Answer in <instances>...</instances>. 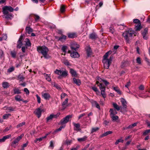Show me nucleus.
I'll use <instances>...</instances> for the list:
<instances>
[{
    "mask_svg": "<svg viewBox=\"0 0 150 150\" xmlns=\"http://www.w3.org/2000/svg\"><path fill=\"white\" fill-rule=\"evenodd\" d=\"M112 52L111 51H109L107 52L103 56V62L104 67L105 69H108L111 63L112 59V57L111 56L108 59V58L109 55L111 54Z\"/></svg>",
    "mask_w": 150,
    "mask_h": 150,
    "instance_id": "obj_1",
    "label": "nucleus"
},
{
    "mask_svg": "<svg viewBox=\"0 0 150 150\" xmlns=\"http://www.w3.org/2000/svg\"><path fill=\"white\" fill-rule=\"evenodd\" d=\"M96 79L98 81H96V84L99 87L103 97L105 98L106 96V94L105 92V87L101 83L103 82V80L98 77H97Z\"/></svg>",
    "mask_w": 150,
    "mask_h": 150,
    "instance_id": "obj_2",
    "label": "nucleus"
},
{
    "mask_svg": "<svg viewBox=\"0 0 150 150\" xmlns=\"http://www.w3.org/2000/svg\"><path fill=\"white\" fill-rule=\"evenodd\" d=\"M37 50L38 52L42 54L45 58L48 59L50 58V56L48 54L49 50L45 46L38 47H37Z\"/></svg>",
    "mask_w": 150,
    "mask_h": 150,
    "instance_id": "obj_3",
    "label": "nucleus"
},
{
    "mask_svg": "<svg viewBox=\"0 0 150 150\" xmlns=\"http://www.w3.org/2000/svg\"><path fill=\"white\" fill-rule=\"evenodd\" d=\"M3 12L4 14L5 15V18L7 19L10 18L11 16L8 14V11L10 12H13L14 9L10 6H5L3 8Z\"/></svg>",
    "mask_w": 150,
    "mask_h": 150,
    "instance_id": "obj_4",
    "label": "nucleus"
},
{
    "mask_svg": "<svg viewBox=\"0 0 150 150\" xmlns=\"http://www.w3.org/2000/svg\"><path fill=\"white\" fill-rule=\"evenodd\" d=\"M54 72L55 74H57L59 76H58V78L60 79L61 78H65L67 77L68 75V71L66 70H61L57 69H56Z\"/></svg>",
    "mask_w": 150,
    "mask_h": 150,
    "instance_id": "obj_5",
    "label": "nucleus"
},
{
    "mask_svg": "<svg viewBox=\"0 0 150 150\" xmlns=\"http://www.w3.org/2000/svg\"><path fill=\"white\" fill-rule=\"evenodd\" d=\"M134 34V31L132 29H129L128 30L122 34V35L127 41H128L129 37H132Z\"/></svg>",
    "mask_w": 150,
    "mask_h": 150,
    "instance_id": "obj_6",
    "label": "nucleus"
},
{
    "mask_svg": "<svg viewBox=\"0 0 150 150\" xmlns=\"http://www.w3.org/2000/svg\"><path fill=\"white\" fill-rule=\"evenodd\" d=\"M24 135V134H21L20 136L15 138L11 143V146L15 148L18 145L19 142L22 139Z\"/></svg>",
    "mask_w": 150,
    "mask_h": 150,
    "instance_id": "obj_7",
    "label": "nucleus"
},
{
    "mask_svg": "<svg viewBox=\"0 0 150 150\" xmlns=\"http://www.w3.org/2000/svg\"><path fill=\"white\" fill-rule=\"evenodd\" d=\"M72 117V115H68L67 116L65 117L64 118L60 121V124L62 125H63L67 123L70 118Z\"/></svg>",
    "mask_w": 150,
    "mask_h": 150,
    "instance_id": "obj_8",
    "label": "nucleus"
},
{
    "mask_svg": "<svg viewBox=\"0 0 150 150\" xmlns=\"http://www.w3.org/2000/svg\"><path fill=\"white\" fill-rule=\"evenodd\" d=\"M148 30L147 28H145L143 31H142V34L143 38L145 40H147L148 38Z\"/></svg>",
    "mask_w": 150,
    "mask_h": 150,
    "instance_id": "obj_9",
    "label": "nucleus"
},
{
    "mask_svg": "<svg viewBox=\"0 0 150 150\" xmlns=\"http://www.w3.org/2000/svg\"><path fill=\"white\" fill-rule=\"evenodd\" d=\"M79 45L75 42H73L71 44V47L72 50L76 51V50L79 48Z\"/></svg>",
    "mask_w": 150,
    "mask_h": 150,
    "instance_id": "obj_10",
    "label": "nucleus"
},
{
    "mask_svg": "<svg viewBox=\"0 0 150 150\" xmlns=\"http://www.w3.org/2000/svg\"><path fill=\"white\" fill-rule=\"evenodd\" d=\"M68 99L67 98H66L65 100L62 103V110H64L68 105Z\"/></svg>",
    "mask_w": 150,
    "mask_h": 150,
    "instance_id": "obj_11",
    "label": "nucleus"
},
{
    "mask_svg": "<svg viewBox=\"0 0 150 150\" xmlns=\"http://www.w3.org/2000/svg\"><path fill=\"white\" fill-rule=\"evenodd\" d=\"M42 111V110L40 108H38L34 111V113L39 118L41 115V112Z\"/></svg>",
    "mask_w": 150,
    "mask_h": 150,
    "instance_id": "obj_12",
    "label": "nucleus"
},
{
    "mask_svg": "<svg viewBox=\"0 0 150 150\" xmlns=\"http://www.w3.org/2000/svg\"><path fill=\"white\" fill-rule=\"evenodd\" d=\"M73 125L74 126V130L77 132L81 130V129L80 128V124L76 123L73 122Z\"/></svg>",
    "mask_w": 150,
    "mask_h": 150,
    "instance_id": "obj_13",
    "label": "nucleus"
},
{
    "mask_svg": "<svg viewBox=\"0 0 150 150\" xmlns=\"http://www.w3.org/2000/svg\"><path fill=\"white\" fill-rule=\"evenodd\" d=\"M23 39V37L22 36H21L18 40L17 42V47L18 48H21V46L22 45V40Z\"/></svg>",
    "mask_w": 150,
    "mask_h": 150,
    "instance_id": "obj_14",
    "label": "nucleus"
},
{
    "mask_svg": "<svg viewBox=\"0 0 150 150\" xmlns=\"http://www.w3.org/2000/svg\"><path fill=\"white\" fill-rule=\"evenodd\" d=\"M42 97L45 100H49L50 98V96L49 93H42Z\"/></svg>",
    "mask_w": 150,
    "mask_h": 150,
    "instance_id": "obj_15",
    "label": "nucleus"
},
{
    "mask_svg": "<svg viewBox=\"0 0 150 150\" xmlns=\"http://www.w3.org/2000/svg\"><path fill=\"white\" fill-rule=\"evenodd\" d=\"M70 72L72 76L76 77L78 76V74L76 71L73 69H70Z\"/></svg>",
    "mask_w": 150,
    "mask_h": 150,
    "instance_id": "obj_16",
    "label": "nucleus"
},
{
    "mask_svg": "<svg viewBox=\"0 0 150 150\" xmlns=\"http://www.w3.org/2000/svg\"><path fill=\"white\" fill-rule=\"evenodd\" d=\"M11 137V135L9 134L4 136L3 138L0 139V142H3L5 141L6 139H8Z\"/></svg>",
    "mask_w": 150,
    "mask_h": 150,
    "instance_id": "obj_17",
    "label": "nucleus"
},
{
    "mask_svg": "<svg viewBox=\"0 0 150 150\" xmlns=\"http://www.w3.org/2000/svg\"><path fill=\"white\" fill-rule=\"evenodd\" d=\"M120 101L122 103L123 107L127 108V103L125 100L123 98H121L120 99Z\"/></svg>",
    "mask_w": 150,
    "mask_h": 150,
    "instance_id": "obj_18",
    "label": "nucleus"
},
{
    "mask_svg": "<svg viewBox=\"0 0 150 150\" xmlns=\"http://www.w3.org/2000/svg\"><path fill=\"white\" fill-rule=\"evenodd\" d=\"M110 116L115 115L117 113V112L115 109L110 108L109 110Z\"/></svg>",
    "mask_w": 150,
    "mask_h": 150,
    "instance_id": "obj_19",
    "label": "nucleus"
},
{
    "mask_svg": "<svg viewBox=\"0 0 150 150\" xmlns=\"http://www.w3.org/2000/svg\"><path fill=\"white\" fill-rule=\"evenodd\" d=\"M86 50L87 55L89 56L90 55L92 54V51L91 49L89 46H87L86 48Z\"/></svg>",
    "mask_w": 150,
    "mask_h": 150,
    "instance_id": "obj_20",
    "label": "nucleus"
},
{
    "mask_svg": "<svg viewBox=\"0 0 150 150\" xmlns=\"http://www.w3.org/2000/svg\"><path fill=\"white\" fill-rule=\"evenodd\" d=\"M71 57L73 58H78L80 56L79 54L76 52H73L71 53Z\"/></svg>",
    "mask_w": 150,
    "mask_h": 150,
    "instance_id": "obj_21",
    "label": "nucleus"
},
{
    "mask_svg": "<svg viewBox=\"0 0 150 150\" xmlns=\"http://www.w3.org/2000/svg\"><path fill=\"white\" fill-rule=\"evenodd\" d=\"M47 134L45 136L42 137L40 138H37L36 139L34 140V142L35 143H36L38 142H40L42 140L46 138L47 137Z\"/></svg>",
    "mask_w": 150,
    "mask_h": 150,
    "instance_id": "obj_22",
    "label": "nucleus"
},
{
    "mask_svg": "<svg viewBox=\"0 0 150 150\" xmlns=\"http://www.w3.org/2000/svg\"><path fill=\"white\" fill-rule=\"evenodd\" d=\"M73 81L78 86H79L81 84V81L79 79L74 78Z\"/></svg>",
    "mask_w": 150,
    "mask_h": 150,
    "instance_id": "obj_23",
    "label": "nucleus"
},
{
    "mask_svg": "<svg viewBox=\"0 0 150 150\" xmlns=\"http://www.w3.org/2000/svg\"><path fill=\"white\" fill-rule=\"evenodd\" d=\"M112 132L111 131H108L106 132H105L103 134H102L100 136V137L101 138L104 137L108 135V134H112Z\"/></svg>",
    "mask_w": 150,
    "mask_h": 150,
    "instance_id": "obj_24",
    "label": "nucleus"
},
{
    "mask_svg": "<svg viewBox=\"0 0 150 150\" xmlns=\"http://www.w3.org/2000/svg\"><path fill=\"white\" fill-rule=\"evenodd\" d=\"M4 108H6V109L8 112H10L12 111H14L15 109V108H13L12 107H4Z\"/></svg>",
    "mask_w": 150,
    "mask_h": 150,
    "instance_id": "obj_25",
    "label": "nucleus"
},
{
    "mask_svg": "<svg viewBox=\"0 0 150 150\" xmlns=\"http://www.w3.org/2000/svg\"><path fill=\"white\" fill-rule=\"evenodd\" d=\"M2 87L4 88H7L9 86V84L8 83L6 82H3L2 83Z\"/></svg>",
    "mask_w": 150,
    "mask_h": 150,
    "instance_id": "obj_26",
    "label": "nucleus"
},
{
    "mask_svg": "<svg viewBox=\"0 0 150 150\" xmlns=\"http://www.w3.org/2000/svg\"><path fill=\"white\" fill-rule=\"evenodd\" d=\"M87 138V137L86 136H84L83 137L78 138L77 140L79 142H81L86 141Z\"/></svg>",
    "mask_w": 150,
    "mask_h": 150,
    "instance_id": "obj_27",
    "label": "nucleus"
},
{
    "mask_svg": "<svg viewBox=\"0 0 150 150\" xmlns=\"http://www.w3.org/2000/svg\"><path fill=\"white\" fill-rule=\"evenodd\" d=\"M68 35V37L70 38H74L77 37L76 34L75 33H69Z\"/></svg>",
    "mask_w": 150,
    "mask_h": 150,
    "instance_id": "obj_28",
    "label": "nucleus"
},
{
    "mask_svg": "<svg viewBox=\"0 0 150 150\" xmlns=\"http://www.w3.org/2000/svg\"><path fill=\"white\" fill-rule=\"evenodd\" d=\"M112 105L114 108L117 111H119L120 110L121 107H120L118 106L116 103H112Z\"/></svg>",
    "mask_w": 150,
    "mask_h": 150,
    "instance_id": "obj_29",
    "label": "nucleus"
},
{
    "mask_svg": "<svg viewBox=\"0 0 150 150\" xmlns=\"http://www.w3.org/2000/svg\"><path fill=\"white\" fill-rule=\"evenodd\" d=\"M135 29L136 31L139 30L142 28L141 23L135 24Z\"/></svg>",
    "mask_w": 150,
    "mask_h": 150,
    "instance_id": "obj_30",
    "label": "nucleus"
},
{
    "mask_svg": "<svg viewBox=\"0 0 150 150\" xmlns=\"http://www.w3.org/2000/svg\"><path fill=\"white\" fill-rule=\"evenodd\" d=\"M25 42L26 43L25 46L27 47H30L31 46V43L29 40L28 38H26L25 40Z\"/></svg>",
    "mask_w": 150,
    "mask_h": 150,
    "instance_id": "obj_31",
    "label": "nucleus"
},
{
    "mask_svg": "<svg viewBox=\"0 0 150 150\" xmlns=\"http://www.w3.org/2000/svg\"><path fill=\"white\" fill-rule=\"evenodd\" d=\"M15 99L16 100L18 101H22L23 100L21 98V96L19 95H17L15 97Z\"/></svg>",
    "mask_w": 150,
    "mask_h": 150,
    "instance_id": "obj_32",
    "label": "nucleus"
},
{
    "mask_svg": "<svg viewBox=\"0 0 150 150\" xmlns=\"http://www.w3.org/2000/svg\"><path fill=\"white\" fill-rule=\"evenodd\" d=\"M44 76L45 78L48 81H51L50 76V75H48L45 74H44Z\"/></svg>",
    "mask_w": 150,
    "mask_h": 150,
    "instance_id": "obj_33",
    "label": "nucleus"
},
{
    "mask_svg": "<svg viewBox=\"0 0 150 150\" xmlns=\"http://www.w3.org/2000/svg\"><path fill=\"white\" fill-rule=\"evenodd\" d=\"M14 94H18L21 93V92L20 90L17 88L13 89Z\"/></svg>",
    "mask_w": 150,
    "mask_h": 150,
    "instance_id": "obj_34",
    "label": "nucleus"
},
{
    "mask_svg": "<svg viewBox=\"0 0 150 150\" xmlns=\"http://www.w3.org/2000/svg\"><path fill=\"white\" fill-rule=\"evenodd\" d=\"M67 47L66 46H63L62 48V50L63 52L64 53V54L62 53V54H64V55H65V53L66 52V50L67 49Z\"/></svg>",
    "mask_w": 150,
    "mask_h": 150,
    "instance_id": "obj_35",
    "label": "nucleus"
},
{
    "mask_svg": "<svg viewBox=\"0 0 150 150\" xmlns=\"http://www.w3.org/2000/svg\"><path fill=\"white\" fill-rule=\"evenodd\" d=\"M67 38V36L64 35H62V36L59 37V40L61 41L65 40Z\"/></svg>",
    "mask_w": 150,
    "mask_h": 150,
    "instance_id": "obj_36",
    "label": "nucleus"
},
{
    "mask_svg": "<svg viewBox=\"0 0 150 150\" xmlns=\"http://www.w3.org/2000/svg\"><path fill=\"white\" fill-rule=\"evenodd\" d=\"M110 116L113 121H116L119 118L116 115Z\"/></svg>",
    "mask_w": 150,
    "mask_h": 150,
    "instance_id": "obj_37",
    "label": "nucleus"
},
{
    "mask_svg": "<svg viewBox=\"0 0 150 150\" xmlns=\"http://www.w3.org/2000/svg\"><path fill=\"white\" fill-rule=\"evenodd\" d=\"M62 63L64 64L65 65H69V62L67 59H62Z\"/></svg>",
    "mask_w": 150,
    "mask_h": 150,
    "instance_id": "obj_38",
    "label": "nucleus"
},
{
    "mask_svg": "<svg viewBox=\"0 0 150 150\" xmlns=\"http://www.w3.org/2000/svg\"><path fill=\"white\" fill-rule=\"evenodd\" d=\"M11 116V114H6L4 115L2 117L3 119H7Z\"/></svg>",
    "mask_w": 150,
    "mask_h": 150,
    "instance_id": "obj_39",
    "label": "nucleus"
},
{
    "mask_svg": "<svg viewBox=\"0 0 150 150\" xmlns=\"http://www.w3.org/2000/svg\"><path fill=\"white\" fill-rule=\"evenodd\" d=\"M113 89L119 94H121V92L119 89L117 87H114Z\"/></svg>",
    "mask_w": 150,
    "mask_h": 150,
    "instance_id": "obj_40",
    "label": "nucleus"
},
{
    "mask_svg": "<svg viewBox=\"0 0 150 150\" xmlns=\"http://www.w3.org/2000/svg\"><path fill=\"white\" fill-rule=\"evenodd\" d=\"M25 29L26 32H27L29 34L32 32V29L29 27H26Z\"/></svg>",
    "mask_w": 150,
    "mask_h": 150,
    "instance_id": "obj_41",
    "label": "nucleus"
},
{
    "mask_svg": "<svg viewBox=\"0 0 150 150\" xmlns=\"http://www.w3.org/2000/svg\"><path fill=\"white\" fill-rule=\"evenodd\" d=\"M126 108H124L123 107L122 108L121 107L120 109V112L123 114H125L127 111V110H126Z\"/></svg>",
    "mask_w": 150,
    "mask_h": 150,
    "instance_id": "obj_42",
    "label": "nucleus"
},
{
    "mask_svg": "<svg viewBox=\"0 0 150 150\" xmlns=\"http://www.w3.org/2000/svg\"><path fill=\"white\" fill-rule=\"evenodd\" d=\"M53 118V114H51L49 116L46 118L47 121L48 122L50 120H52Z\"/></svg>",
    "mask_w": 150,
    "mask_h": 150,
    "instance_id": "obj_43",
    "label": "nucleus"
},
{
    "mask_svg": "<svg viewBox=\"0 0 150 150\" xmlns=\"http://www.w3.org/2000/svg\"><path fill=\"white\" fill-rule=\"evenodd\" d=\"M99 129V128L98 127H93L92 128L91 130V133H92L94 132H96Z\"/></svg>",
    "mask_w": 150,
    "mask_h": 150,
    "instance_id": "obj_44",
    "label": "nucleus"
},
{
    "mask_svg": "<svg viewBox=\"0 0 150 150\" xmlns=\"http://www.w3.org/2000/svg\"><path fill=\"white\" fill-rule=\"evenodd\" d=\"M65 125H62L59 128L56 129L55 132H57L58 131L61 130L62 129L64 128L65 127Z\"/></svg>",
    "mask_w": 150,
    "mask_h": 150,
    "instance_id": "obj_45",
    "label": "nucleus"
},
{
    "mask_svg": "<svg viewBox=\"0 0 150 150\" xmlns=\"http://www.w3.org/2000/svg\"><path fill=\"white\" fill-rule=\"evenodd\" d=\"M90 38L91 39H94L97 38L96 35L94 33H92L90 35Z\"/></svg>",
    "mask_w": 150,
    "mask_h": 150,
    "instance_id": "obj_46",
    "label": "nucleus"
},
{
    "mask_svg": "<svg viewBox=\"0 0 150 150\" xmlns=\"http://www.w3.org/2000/svg\"><path fill=\"white\" fill-rule=\"evenodd\" d=\"M18 79L20 81H22L24 79V77L22 75H19L18 76Z\"/></svg>",
    "mask_w": 150,
    "mask_h": 150,
    "instance_id": "obj_47",
    "label": "nucleus"
},
{
    "mask_svg": "<svg viewBox=\"0 0 150 150\" xmlns=\"http://www.w3.org/2000/svg\"><path fill=\"white\" fill-rule=\"evenodd\" d=\"M65 11V6L64 5H62L61 6L60 8V11L62 13L64 12Z\"/></svg>",
    "mask_w": 150,
    "mask_h": 150,
    "instance_id": "obj_48",
    "label": "nucleus"
},
{
    "mask_svg": "<svg viewBox=\"0 0 150 150\" xmlns=\"http://www.w3.org/2000/svg\"><path fill=\"white\" fill-rule=\"evenodd\" d=\"M123 140L122 139H119L116 141L115 143V144L116 145H117L119 143V142H120L123 143Z\"/></svg>",
    "mask_w": 150,
    "mask_h": 150,
    "instance_id": "obj_49",
    "label": "nucleus"
},
{
    "mask_svg": "<svg viewBox=\"0 0 150 150\" xmlns=\"http://www.w3.org/2000/svg\"><path fill=\"white\" fill-rule=\"evenodd\" d=\"M25 124V122H23L21 123H19L17 126V128H18L20 127H22Z\"/></svg>",
    "mask_w": 150,
    "mask_h": 150,
    "instance_id": "obj_50",
    "label": "nucleus"
},
{
    "mask_svg": "<svg viewBox=\"0 0 150 150\" xmlns=\"http://www.w3.org/2000/svg\"><path fill=\"white\" fill-rule=\"evenodd\" d=\"M49 147L52 148V149H53L54 147V142L52 141H51L50 142V145Z\"/></svg>",
    "mask_w": 150,
    "mask_h": 150,
    "instance_id": "obj_51",
    "label": "nucleus"
},
{
    "mask_svg": "<svg viewBox=\"0 0 150 150\" xmlns=\"http://www.w3.org/2000/svg\"><path fill=\"white\" fill-rule=\"evenodd\" d=\"M11 54L13 57L15 58L16 55V53L15 51H11Z\"/></svg>",
    "mask_w": 150,
    "mask_h": 150,
    "instance_id": "obj_52",
    "label": "nucleus"
},
{
    "mask_svg": "<svg viewBox=\"0 0 150 150\" xmlns=\"http://www.w3.org/2000/svg\"><path fill=\"white\" fill-rule=\"evenodd\" d=\"M136 61L139 64H141V58L138 57H137L136 59Z\"/></svg>",
    "mask_w": 150,
    "mask_h": 150,
    "instance_id": "obj_53",
    "label": "nucleus"
},
{
    "mask_svg": "<svg viewBox=\"0 0 150 150\" xmlns=\"http://www.w3.org/2000/svg\"><path fill=\"white\" fill-rule=\"evenodd\" d=\"M14 70V68L13 67H12L8 69L7 72L8 73H10L13 71Z\"/></svg>",
    "mask_w": 150,
    "mask_h": 150,
    "instance_id": "obj_54",
    "label": "nucleus"
},
{
    "mask_svg": "<svg viewBox=\"0 0 150 150\" xmlns=\"http://www.w3.org/2000/svg\"><path fill=\"white\" fill-rule=\"evenodd\" d=\"M52 85H53L55 87L58 89H61V88L57 84L54 83V84H52Z\"/></svg>",
    "mask_w": 150,
    "mask_h": 150,
    "instance_id": "obj_55",
    "label": "nucleus"
},
{
    "mask_svg": "<svg viewBox=\"0 0 150 150\" xmlns=\"http://www.w3.org/2000/svg\"><path fill=\"white\" fill-rule=\"evenodd\" d=\"M150 132V129L145 130L143 133L144 135L146 136Z\"/></svg>",
    "mask_w": 150,
    "mask_h": 150,
    "instance_id": "obj_56",
    "label": "nucleus"
},
{
    "mask_svg": "<svg viewBox=\"0 0 150 150\" xmlns=\"http://www.w3.org/2000/svg\"><path fill=\"white\" fill-rule=\"evenodd\" d=\"M133 22L135 23V24H138L140 23V21L138 19H136L133 20Z\"/></svg>",
    "mask_w": 150,
    "mask_h": 150,
    "instance_id": "obj_57",
    "label": "nucleus"
},
{
    "mask_svg": "<svg viewBox=\"0 0 150 150\" xmlns=\"http://www.w3.org/2000/svg\"><path fill=\"white\" fill-rule=\"evenodd\" d=\"M7 38V35L6 34H3L2 35V37L1 38L2 40H6Z\"/></svg>",
    "mask_w": 150,
    "mask_h": 150,
    "instance_id": "obj_58",
    "label": "nucleus"
},
{
    "mask_svg": "<svg viewBox=\"0 0 150 150\" xmlns=\"http://www.w3.org/2000/svg\"><path fill=\"white\" fill-rule=\"evenodd\" d=\"M36 96L37 98V101L38 103H40V98L38 94L36 95Z\"/></svg>",
    "mask_w": 150,
    "mask_h": 150,
    "instance_id": "obj_59",
    "label": "nucleus"
},
{
    "mask_svg": "<svg viewBox=\"0 0 150 150\" xmlns=\"http://www.w3.org/2000/svg\"><path fill=\"white\" fill-rule=\"evenodd\" d=\"M67 95L66 94L64 93H62L61 95V98L62 99L63 98H64L65 96H67Z\"/></svg>",
    "mask_w": 150,
    "mask_h": 150,
    "instance_id": "obj_60",
    "label": "nucleus"
},
{
    "mask_svg": "<svg viewBox=\"0 0 150 150\" xmlns=\"http://www.w3.org/2000/svg\"><path fill=\"white\" fill-rule=\"evenodd\" d=\"M60 114V112H58L56 115L53 114V118H57V117H59Z\"/></svg>",
    "mask_w": 150,
    "mask_h": 150,
    "instance_id": "obj_61",
    "label": "nucleus"
},
{
    "mask_svg": "<svg viewBox=\"0 0 150 150\" xmlns=\"http://www.w3.org/2000/svg\"><path fill=\"white\" fill-rule=\"evenodd\" d=\"M109 31L110 32L112 33H113L114 31V29L112 27H110L109 28Z\"/></svg>",
    "mask_w": 150,
    "mask_h": 150,
    "instance_id": "obj_62",
    "label": "nucleus"
},
{
    "mask_svg": "<svg viewBox=\"0 0 150 150\" xmlns=\"http://www.w3.org/2000/svg\"><path fill=\"white\" fill-rule=\"evenodd\" d=\"M91 103L93 106H95L97 103L96 101L92 100L91 101Z\"/></svg>",
    "mask_w": 150,
    "mask_h": 150,
    "instance_id": "obj_63",
    "label": "nucleus"
},
{
    "mask_svg": "<svg viewBox=\"0 0 150 150\" xmlns=\"http://www.w3.org/2000/svg\"><path fill=\"white\" fill-rule=\"evenodd\" d=\"M24 91L27 94H29V91L26 88H24Z\"/></svg>",
    "mask_w": 150,
    "mask_h": 150,
    "instance_id": "obj_64",
    "label": "nucleus"
}]
</instances>
